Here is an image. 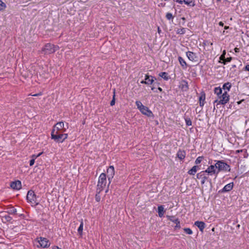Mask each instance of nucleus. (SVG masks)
<instances>
[{"mask_svg": "<svg viewBox=\"0 0 249 249\" xmlns=\"http://www.w3.org/2000/svg\"><path fill=\"white\" fill-rule=\"evenodd\" d=\"M220 1V0H217V1Z\"/></svg>", "mask_w": 249, "mask_h": 249, "instance_id": "57", "label": "nucleus"}, {"mask_svg": "<svg viewBox=\"0 0 249 249\" xmlns=\"http://www.w3.org/2000/svg\"><path fill=\"white\" fill-rule=\"evenodd\" d=\"M196 178L198 179H202V184H204L206 181H209V182L211 181V179L209 178V176L204 171H201L197 173L196 175Z\"/></svg>", "mask_w": 249, "mask_h": 249, "instance_id": "9", "label": "nucleus"}, {"mask_svg": "<svg viewBox=\"0 0 249 249\" xmlns=\"http://www.w3.org/2000/svg\"><path fill=\"white\" fill-rule=\"evenodd\" d=\"M222 55H224V56H225V54H226V51H224L223 52V53L222 54Z\"/></svg>", "mask_w": 249, "mask_h": 249, "instance_id": "48", "label": "nucleus"}, {"mask_svg": "<svg viewBox=\"0 0 249 249\" xmlns=\"http://www.w3.org/2000/svg\"><path fill=\"white\" fill-rule=\"evenodd\" d=\"M181 19L183 20L184 22L185 20V18L184 17H182V18H181Z\"/></svg>", "mask_w": 249, "mask_h": 249, "instance_id": "49", "label": "nucleus"}, {"mask_svg": "<svg viewBox=\"0 0 249 249\" xmlns=\"http://www.w3.org/2000/svg\"><path fill=\"white\" fill-rule=\"evenodd\" d=\"M203 171L208 176H212L213 175H215V177H216L218 174L215 164L214 165H210L205 171Z\"/></svg>", "mask_w": 249, "mask_h": 249, "instance_id": "8", "label": "nucleus"}, {"mask_svg": "<svg viewBox=\"0 0 249 249\" xmlns=\"http://www.w3.org/2000/svg\"><path fill=\"white\" fill-rule=\"evenodd\" d=\"M184 231L187 234H192L193 233L192 231L190 228H184Z\"/></svg>", "mask_w": 249, "mask_h": 249, "instance_id": "36", "label": "nucleus"}, {"mask_svg": "<svg viewBox=\"0 0 249 249\" xmlns=\"http://www.w3.org/2000/svg\"><path fill=\"white\" fill-rule=\"evenodd\" d=\"M234 51L236 52V53H238L239 52V49L238 48H234Z\"/></svg>", "mask_w": 249, "mask_h": 249, "instance_id": "44", "label": "nucleus"}, {"mask_svg": "<svg viewBox=\"0 0 249 249\" xmlns=\"http://www.w3.org/2000/svg\"><path fill=\"white\" fill-rule=\"evenodd\" d=\"M229 95L227 91H225L222 95L218 97L219 100L217 99L214 101V103H217V104L225 105L229 101Z\"/></svg>", "mask_w": 249, "mask_h": 249, "instance_id": "7", "label": "nucleus"}, {"mask_svg": "<svg viewBox=\"0 0 249 249\" xmlns=\"http://www.w3.org/2000/svg\"><path fill=\"white\" fill-rule=\"evenodd\" d=\"M167 217L168 220L171 221L177 225H179V221L178 218H176L174 216H169L167 215Z\"/></svg>", "mask_w": 249, "mask_h": 249, "instance_id": "19", "label": "nucleus"}, {"mask_svg": "<svg viewBox=\"0 0 249 249\" xmlns=\"http://www.w3.org/2000/svg\"><path fill=\"white\" fill-rule=\"evenodd\" d=\"M10 186L13 189L19 190L21 188V183L20 181L17 180L12 182L11 183Z\"/></svg>", "mask_w": 249, "mask_h": 249, "instance_id": "15", "label": "nucleus"}, {"mask_svg": "<svg viewBox=\"0 0 249 249\" xmlns=\"http://www.w3.org/2000/svg\"><path fill=\"white\" fill-rule=\"evenodd\" d=\"M203 159V157L202 156H199L197 158L196 160H195V163L196 164H199Z\"/></svg>", "mask_w": 249, "mask_h": 249, "instance_id": "34", "label": "nucleus"}, {"mask_svg": "<svg viewBox=\"0 0 249 249\" xmlns=\"http://www.w3.org/2000/svg\"><path fill=\"white\" fill-rule=\"evenodd\" d=\"M39 246L42 248H47L50 246L49 240L45 238L40 237L38 240Z\"/></svg>", "mask_w": 249, "mask_h": 249, "instance_id": "12", "label": "nucleus"}, {"mask_svg": "<svg viewBox=\"0 0 249 249\" xmlns=\"http://www.w3.org/2000/svg\"><path fill=\"white\" fill-rule=\"evenodd\" d=\"M181 89L183 90L186 91L188 89V83L185 81H183L181 83Z\"/></svg>", "mask_w": 249, "mask_h": 249, "instance_id": "24", "label": "nucleus"}, {"mask_svg": "<svg viewBox=\"0 0 249 249\" xmlns=\"http://www.w3.org/2000/svg\"><path fill=\"white\" fill-rule=\"evenodd\" d=\"M154 81V77H153L152 76H150V78H149V79H148V80H146V84L147 85L152 84Z\"/></svg>", "mask_w": 249, "mask_h": 249, "instance_id": "31", "label": "nucleus"}, {"mask_svg": "<svg viewBox=\"0 0 249 249\" xmlns=\"http://www.w3.org/2000/svg\"><path fill=\"white\" fill-rule=\"evenodd\" d=\"M185 32H186V29L184 28L178 29L176 31L177 34H178V35H183L185 33Z\"/></svg>", "mask_w": 249, "mask_h": 249, "instance_id": "30", "label": "nucleus"}, {"mask_svg": "<svg viewBox=\"0 0 249 249\" xmlns=\"http://www.w3.org/2000/svg\"><path fill=\"white\" fill-rule=\"evenodd\" d=\"M240 151H242V150H241V151L237 150V151H236V152L239 153V152H240Z\"/></svg>", "mask_w": 249, "mask_h": 249, "instance_id": "53", "label": "nucleus"}, {"mask_svg": "<svg viewBox=\"0 0 249 249\" xmlns=\"http://www.w3.org/2000/svg\"><path fill=\"white\" fill-rule=\"evenodd\" d=\"M178 61L180 65L184 69L186 68L187 64L185 61L181 57H178Z\"/></svg>", "mask_w": 249, "mask_h": 249, "instance_id": "23", "label": "nucleus"}, {"mask_svg": "<svg viewBox=\"0 0 249 249\" xmlns=\"http://www.w3.org/2000/svg\"><path fill=\"white\" fill-rule=\"evenodd\" d=\"M176 227L179 228L180 227V223H179V226H178V225H177L176 224Z\"/></svg>", "mask_w": 249, "mask_h": 249, "instance_id": "47", "label": "nucleus"}, {"mask_svg": "<svg viewBox=\"0 0 249 249\" xmlns=\"http://www.w3.org/2000/svg\"><path fill=\"white\" fill-rule=\"evenodd\" d=\"M204 100H205V97H203L202 96H200L199 98V105L201 107H202L204 106Z\"/></svg>", "mask_w": 249, "mask_h": 249, "instance_id": "32", "label": "nucleus"}, {"mask_svg": "<svg viewBox=\"0 0 249 249\" xmlns=\"http://www.w3.org/2000/svg\"><path fill=\"white\" fill-rule=\"evenodd\" d=\"M158 214L160 217H162L164 215V208L162 205L158 206Z\"/></svg>", "mask_w": 249, "mask_h": 249, "instance_id": "22", "label": "nucleus"}, {"mask_svg": "<svg viewBox=\"0 0 249 249\" xmlns=\"http://www.w3.org/2000/svg\"><path fill=\"white\" fill-rule=\"evenodd\" d=\"M231 87V84L229 82L224 84L223 86V89L224 90H227L228 91L230 90Z\"/></svg>", "mask_w": 249, "mask_h": 249, "instance_id": "28", "label": "nucleus"}, {"mask_svg": "<svg viewBox=\"0 0 249 249\" xmlns=\"http://www.w3.org/2000/svg\"><path fill=\"white\" fill-rule=\"evenodd\" d=\"M160 28H158V32L160 33Z\"/></svg>", "mask_w": 249, "mask_h": 249, "instance_id": "52", "label": "nucleus"}, {"mask_svg": "<svg viewBox=\"0 0 249 249\" xmlns=\"http://www.w3.org/2000/svg\"><path fill=\"white\" fill-rule=\"evenodd\" d=\"M114 104H115V98H114V96L113 99L110 102V105L111 106H112L114 105Z\"/></svg>", "mask_w": 249, "mask_h": 249, "instance_id": "42", "label": "nucleus"}, {"mask_svg": "<svg viewBox=\"0 0 249 249\" xmlns=\"http://www.w3.org/2000/svg\"><path fill=\"white\" fill-rule=\"evenodd\" d=\"M135 103L137 108L142 114L148 117L154 116L152 112L147 107L143 106L141 102L136 101Z\"/></svg>", "mask_w": 249, "mask_h": 249, "instance_id": "2", "label": "nucleus"}, {"mask_svg": "<svg viewBox=\"0 0 249 249\" xmlns=\"http://www.w3.org/2000/svg\"><path fill=\"white\" fill-rule=\"evenodd\" d=\"M233 186V183L232 182L226 185L222 190V192H226L231 191Z\"/></svg>", "mask_w": 249, "mask_h": 249, "instance_id": "17", "label": "nucleus"}, {"mask_svg": "<svg viewBox=\"0 0 249 249\" xmlns=\"http://www.w3.org/2000/svg\"><path fill=\"white\" fill-rule=\"evenodd\" d=\"M107 177L105 173H102L99 178L97 189L98 193H100L106 187L107 184Z\"/></svg>", "mask_w": 249, "mask_h": 249, "instance_id": "3", "label": "nucleus"}, {"mask_svg": "<svg viewBox=\"0 0 249 249\" xmlns=\"http://www.w3.org/2000/svg\"><path fill=\"white\" fill-rule=\"evenodd\" d=\"M6 212L10 214H16L17 210L13 207H9L7 209Z\"/></svg>", "mask_w": 249, "mask_h": 249, "instance_id": "21", "label": "nucleus"}, {"mask_svg": "<svg viewBox=\"0 0 249 249\" xmlns=\"http://www.w3.org/2000/svg\"><path fill=\"white\" fill-rule=\"evenodd\" d=\"M185 152L184 151L179 150L177 153V156L180 160H183L185 157Z\"/></svg>", "mask_w": 249, "mask_h": 249, "instance_id": "20", "label": "nucleus"}, {"mask_svg": "<svg viewBox=\"0 0 249 249\" xmlns=\"http://www.w3.org/2000/svg\"><path fill=\"white\" fill-rule=\"evenodd\" d=\"M58 48L57 46L48 43L42 48V52L45 54H51L54 53Z\"/></svg>", "mask_w": 249, "mask_h": 249, "instance_id": "6", "label": "nucleus"}, {"mask_svg": "<svg viewBox=\"0 0 249 249\" xmlns=\"http://www.w3.org/2000/svg\"><path fill=\"white\" fill-rule=\"evenodd\" d=\"M151 89H152V90H154V88H152Z\"/></svg>", "mask_w": 249, "mask_h": 249, "instance_id": "55", "label": "nucleus"}, {"mask_svg": "<svg viewBox=\"0 0 249 249\" xmlns=\"http://www.w3.org/2000/svg\"><path fill=\"white\" fill-rule=\"evenodd\" d=\"M41 154V153H40L37 156H36L35 155H33L32 156L33 159L32 160H31L30 161V166H33L34 165V164L35 163V159L37 157H39V156H40Z\"/></svg>", "mask_w": 249, "mask_h": 249, "instance_id": "27", "label": "nucleus"}, {"mask_svg": "<svg viewBox=\"0 0 249 249\" xmlns=\"http://www.w3.org/2000/svg\"><path fill=\"white\" fill-rule=\"evenodd\" d=\"M107 178L109 181V184L111 182V179L113 178L114 174V168L113 166H110L107 170Z\"/></svg>", "mask_w": 249, "mask_h": 249, "instance_id": "11", "label": "nucleus"}, {"mask_svg": "<svg viewBox=\"0 0 249 249\" xmlns=\"http://www.w3.org/2000/svg\"><path fill=\"white\" fill-rule=\"evenodd\" d=\"M228 28H229V27H228V26H225V29H228Z\"/></svg>", "mask_w": 249, "mask_h": 249, "instance_id": "51", "label": "nucleus"}, {"mask_svg": "<svg viewBox=\"0 0 249 249\" xmlns=\"http://www.w3.org/2000/svg\"><path fill=\"white\" fill-rule=\"evenodd\" d=\"M199 169L198 166L195 165L188 171V174L190 175H195L197 171Z\"/></svg>", "mask_w": 249, "mask_h": 249, "instance_id": "18", "label": "nucleus"}, {"mask_svg": "<svg viewBox=\"0 0 249 249\" xmlns=\"http://www.w3.org/2000/svg\"><path fill=\"white\" fill-rule=\"evenodd\" d=\"M149 78H150V76L146 74L145 75V79L144 80H142L141 82V83L142 84H146V80H148V79H149Z\"/></svg>", "mask_w": 249, "mask_h": 249, "instance_id": "38", "label": "nucleus"}, {"mask_svg": "<svg viewBox=\"0 0 249 249\" xmlns=\"http://www.w3.org/2000/svg\"><path fill=\"white\" fill-rule=\"evenodd\" d=\"M83 224H84L83 222V220H82L81 221L80 226L79 227V228L78 229V232L80 235H82V231H83Z\"/></svg>", "mask_w": 249, "mask_h": 249, "instance_id": "29", "label": "nucleus"}, {"mask_svg": "<svg viewBox=\"0 0 249 249\" xmlns=\"http://www.w3.org/2000/svg\"><path fill=\"white\" fill-rule=\"evenodd\" d=\"M6 213H7V212H0V217H1L2 218V221H3V220H4L3 219L4 218L5 215H6Z\"/></svg>", "mask_w": 249, "mask_h": 249, "instance_id": "40", "label": "nucleus"}, {"mask_svg": "<svg viewBox=\"0 0 249 249\" xmlns=\"http://www.w3.org/2000/svg\"><path fill=\"white\" fill-rule=\"evenodd\" d=\"M12 218L11 216H10L8 214H6V215H5V216L4 218L3 219L4 220H3V222H6L10 221L12 220Z\"/></svg>", "mask_w": 249, "mask_h": 249, "instance_id": "33", "label": "nucleus"}, {"mask_svg": "<svg viewBox=\"0 0 249 249\" xmlns=\"http://www.w3.org/2000/svg\"><path fill=\"white\" fill-rule=\"evenodd\" d=\"M236 67V66H235V65H232V67H233V68H234V67Z\"/></svg>", "mask_w": 249, "mask_h": 249, "instance_id": "54", "label": "nucleus"}, {"mask_svg": "<svg viewBox=\"0 0 249 249\" xmlns=\"http://www.w3.org/2000/svg\"><path fill=\"white\" fill-rule=\"evenodd\" d=\"M219 25L220 26H223V25H224V23H223L222 22L220 21V22H219Z\"/></svg>", "mask_w": 249, "mask_h": 249, "instance_id": "46", "label": "nucleus"}, {"mask_svg": "<svg viewBox=\"0 0 249 249\" xmlns=\"http://www.w3.org/2000/svg\"><path fill=\"white\" fill-rule=\"evenodd\" d=\"M6 7L5 4L0 0V10H2Z\"/></svg>", "mask_w": 249, "mask_h": 249, "instance_id": "37", "label": "nucleus"}, {"mask_svg": "<svg viewBox=\"0 0 249 249\" xmlns=\"http://www.w3.org/2000/svg\"><path fill=\"white\" fill-rule=\"evenodd\" d=\"M42 95V93L41 92H40V93H37V94H34V95H33V96H39V95Z\"/></svg>", "mask_w": 249, "mask_h": 249, "instance_id": "45", "label": "nucleus"}, {"mask_svg": "<svg viewBox=\"0 0 249 249\" xmlns=\"http://www.w3.org/2000/svg\"><path fill=\"white\" fill-rule=\"evenodd\" d=\"M214 93L216 94L218 97L222 94V90L220 87H216L214 89Z\"/></svg>", "mask_w": 249, "mask_h": 249, "instance_id": "26", "label": "nucleus"}, {"mask_svg": "<svg viewBox=\"0 0 249 249\" xmlns=\"http://www.w3.org/2000/svg\"><path fill=\"white\" fill-rule=\"evenodd\" d=\"M158 89H159L160 91H162V89H161V88H160V87H159V88H158Z\"/></svg>", "mask_w": 249, "mask_h": 249, "instance_id": "50", "label": "nucleus"}, {"mask_svg": "<svg viewBox=\"0 0 249 249\" xmlns=\"http://www.w3.org/2000/svg\"><path fill=\"white\" fill-rule=\"evenodd\" d=\"M26 198L28 202L30 203L32 205L36 206L38 204L37 197L35 192L32 190H30L28 192Z\"/></svg>", "mask_w": 249, "mask_h": 249, "instance_id": "5", "label": "nucleus"}, {"mask_svg": "<svg viewBox=\"0 0 249 249\" xmlns=\"http://www.w3.org/2000/svg\"><path fill=\"white\" fill-rule=\"evenodd\" d=\"M232 59V58L231 57H228L226 59L225 58V60L224 62H223L222 63L224 64H226V62H230Z\"/></svg>", "mask_w": 249, "mask_h": 249, "instance_id": "41", "label": "nucleus"}, {"mask_svg": "<svg viewBox=\"0 0 249 249\" xmlns=\"http://www.w3.org/2000/svg\"><path fill=\"white\" fill-rule=\"evenodd\" d=\"M67 128L64 127V124L63 122L57 123L54 126L53 130H55L57 132H65L68 128V124H67Z\"/></svg>", "mask_w": 249, "mask_h": 249, "instance_id": "10", "label": "nucleus"}, {"mask_svg": "<svg viewBox=\"0 0 249 249\" xmlns=\"http://www.w3.org/2000/svg\"><path fill=\"white\" fill-rule=\"evenodd\" d=\"M185 122L187 125L190 126L192 125V121L190 119H185Z\"/></svg>", "mask_w": 249, "mask_h": 249, "instance_id": "39", "label": "nucleus"}, {"mask_svg": "<svg viewBox=\"0 0 249 249\" xmlns=\"http://www.w3.org/2000/svg\"><path fill=\"white\" fill-rule=\"evenodd\" d=\"M107 191H108V190H107L106 191V193H107Z\"/></svg>", "mask_w": 249, "mask_h": 249, "instance_id": "56", "label": "nucleus"}, {"mask_svg": "<svg viewBox=\"0 0 249 249\" xmlns=\"http://www.w3.org/2000/svg\"><path fill=\"white\" fill-rule=\"evenodd\" d=\"M166 18L167 19L170 20L174 18V16L170 13H167L166 15Z\"/></svg>", "mask_w": 249, "mask_h": 249, "instance_id": "35", "label": "nucleus"}, {"mask_svg": "<svg viewBox=\"0 0 249 249\" xmlns=\"http://www.w3.org/2000/svg\"><path fill=\"white\" fill-rule=\"evenodd\" d=\"M186 55L188 58L192 61H196L197 56L196 54L192 52L188 51L186 53Z\"/></svg>", "mask_w": 249, "mask_h": 249, "instance_id": "13", "label": "nucleus"}, {"mask_svg": "<svg viewBox=\"0 0 249 249\" xmlns=\"http://www.w3.org/2000/svg\"><path fill=\"white\" fill-rule=\"evenodd\" d=\"M218 174L220 171H230L231 168L229 165L224 162L223 160H217L215 164Z\"/></svg>", "mask_w": 249, "mask_h": 249, "instance_id": "4", "label": "nucleus"}, {"mask_svg": "<svg viewBox=\"0 0 249 249\" xmlns=\"http://www.w3.org/2000/svg\"><path fill=\"white\" fill-rule=\"evenodd\" d=\"M195 225L197 226L201 231H203L205 228V224L202 221H196L195 222Z\"/></svg>", "mask_w": 249, "mask_h": 249, "instance_id": "16", "label": "nucleus"}, {"mask_svg": "<svg viewBox=\"0 0 249 249\" xmlns=\"http://www.w3.org/2000/svg\"><path fill=\"white\" fill-rule=\"evenodd\" d=\"M220 59L221 60H223V62H224V61H225V56L224 55H222H222L220 56Z\"/></svg>", "mask_w": 249, "mask_h": 249, "instance_id": "43", "label": "nucleus"}, {"mask_svg": "<svg viewBox=\"0 0 249 249\" xmlns=\"http://www.w3.org/2000/svg\"><path fill=\"white\" fill-rule=\"evenodd\" d=\"M159 75L165 80H168L169 79V77L168 76V74L165 72H161L160 73Z\"/></svg>", "mask_w": 249, "mask_h": 249, "instance_id": "25", "label": "nucleus"}, {"mask_svg": "<svg viewBox=\"0 0 249 249\" xmlns=\"http://www.w3.org/2000/svg\"><path fill=\"white\" fill-rule=\"evenodd\" d=\"M63 133L53 130L51 132L52 139L54 140L56 142H62L68 137V134H64Z\"/></svg>", "mask_w": 249, "mask_h": 249, "instance_id": "1", "label": "nucleus"}, {"mask_svg": "<svg viewBox=\"0 0 249 249\" xmlns=\"http://www.w3.org/2000/svg\"><path fill=\"white\" fill-rule=\"evenodd\" d=\"M176 1L180 4L184 3L188 6L192 7H194L195 5V1L193 0H176Z\"/></svg>", "mask_w": 249, "mask_h": 249, "instance_id": "14", "label": "nucleus"}]
</instances>
